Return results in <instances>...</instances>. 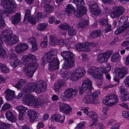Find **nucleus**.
Returning a JSON list of instances; mask_svg holds the SVG:
<instances>
[{
    "mask_svg": "<svg viewBox=\"0 0 129 129\" xmlns=\"http://www.w3.org/2000/svg\"><path fill=\"white\" fill-rule=\"evenodd\" d=\"M128 20V18L126 16H123L121 18L119 21V22L121 23H124L126 22Z\"/></svg>",
    "mask_w": 129,
    "mask_h": 129,
    "instance_id": "obj_58",
    "label": "nucleus"
},
{
    "mask_svg": "<svg viewBox=\"0 0 129 129\" xmlns=\"http://www.w3.org/2000/svg\"><path fill=\"white\" fill-rule=\"evenodd\" d=\"M85 45H86V47L87 48H89L90 50V47H94L96 46V44L94 43H89L87 42L85 43Z\"/></svg>",
    "mask_w": 129,
    "mask_h": 129,
    "instance_id": "obj_55",
    "label": "nucleus"
},
{
    "mask_svg": "<svg viewBox=\"0 0 129 129\" xmlns=\"http://www.w3.org/2000/svg\"><path fill=\"white\" fill-rule=\"evenodd\" d=\"M108 110V108L107 107H103L102 110V115L101 116V118L102 119H104L107 118L106 115L107 112Z\"/></svg>",
    "mask_w": 129,
    "mask_h": 129,
    "instance_id": "obj_39",
    "label": "nucleus"
},
{
    "mask_svg": "<svg viewBox=\"0 0 129 129\" xmlns=\"http://www.w3.org/2000/svg\"><path fill=\"white\" fill-rule=\"evenodd\" d=\"M9 126L7 124L3 123H0V129H9Z\"/></svg>",
    "mask_w": 129,
    "mask_h": 129,
    "instance_id": "obj_52",
    "label": "nucleus"
},
{
    "mask_svg": "<svg viewBox=\"0 0 129 129\" xmlns=\"http://www.w3.org/2000/svg\"><path fill=\"white\" fill-rule=\"evenodd\" d=\"M46 83L44 81L40 80L36 83H29L23 89V91L25 92L31 93L34 91L40 93L45 91L46 88Z\"/></svg>",
    "mask_w": 129,
    "mask_h": 129,
    "instance_id": "obj_5",
    "label": "nucleus"
},
{
    "mask_svg": "<svg viewBox=\"0 0 129 129\" xmlns=\"http://www.w3.org/2000/svg\"><path fill=\"white\" fill-rule=\"evenodd\" d=\"M59 61L57 58H53L49 63L48 69L51 71H53L59 68Z\"/></svg>",
    "mask_w": 129,
    "mask_h": 129,
    "instance_id": "obj_19",
    "label": "nucleus"
},
{
    "mask_svg": "<svg viewBox=\"0 0 129 129\" xmlns=\"http://www.w3.org/2000/svg\"><path fill=\"white\" fill-rule=\"evenodd\" d=\"M111 69V66L107 64L105 67L101 66L98 67H92L89 68L87 72L88 74L98 80L97 82V85L100 87L103 84L102 73L106 74L109 72Z\"/></svg>",
    "mask_w": 129,
    "mask_h": 129,
    "instance_id": "obj_4",
    "label": "nucleus"
},
{
    "mask_svg": "<svg viewBox=\"0 0 129 129\" xmlns=\"http://www.w3.org/2000/svg\"><path fill=\"white\" fill-rule=\"evenodd\" d=\"M100 24L103 26H106L105 33H107L109 32L111 29V25L107 23V19H101L99 22Z\"/></svg>",
    "mask_w": 129,
    "mask_h": 129,
    "instance_id": "obj_29",
    "label": "nucleus"
},
{
    "mask_svg": "<svg viewBox=\"0 0 129 129\" xmlns=\"http://www.w3.org/2000/svg\"><path fill=\"white\" fill-rule=\"evenodd\" d=\"M27 114L29 117L30 121L34 122L37 118L38 113L37 112L34 110L30 109L28 111Z\"/></svg>",
    "mask_w": 129,
    "mask_h": 129,
    "instance_id": "obj_23",
    "label": "nucleus"
},
{
    "mask_svg": "<svg viewBox=\"0 0 129 129\" xmlns=\"http://www.w3.org/2000/svg\"><path fill=\"white\" fill-rule=\"evenodd\" d=\"M108 125L112 126L109 129H118L119 124L114 120L112 119L110 120L107 123Z\"/></svg>",
    "mask_w": 129,
    "mask_h": 129,
    "instance_id": "obj_30",
    "label": "nucleus"
},
{
    "mask_svg": "<svg viewBox=\"0 0 129 129\" xmlns=\"http://www.w3.org/2000/svg\"><path fill=\"white\" fill-rule=\"evenodd\" d=\"M122 27L120 26L116 29L115 31V34L116 35H118L123 32L124 31L122 29L123 28Z\"/></svg>",
    "mask_w": 129,
    "mask_h": 129,
    "instance_id": "obj_54",
    "label": "nucleus"
},
{
    "mask_svg": "<svg viewBox=\"0 0 129 129\" xmlns=\"http://www.w3.org/2000/svg\"><path fill=\"white\" fill-rule=\"evenodd\" d=\"M118 101L117 96L115 94H112L106 97L103 99L102 103L108 106H110L116 104Z\"/></svg>",
    "mask_w": 129,
    "mask_h": 129,
    "instance_id": "obj_11",
    "label": "nucleus"
},
{
    "mask_svg": "<svg viewBox=\"0 0 129 129\" xmlns=\"http://www.w3.org/2000/svg\"><path fill=\"white\" fill-rule=\"evenodd\" d=\"M21 19L20 14L17 13L15 15L13 16L11 19L12 23L13 24H17L19 23Z\"/></svg>",
    "mask_w": 129,
    "mask_h": 129,
    "instance_id": "obj_31",
    "label": "nucleus"
},
{
    "mask_svg": "<svg viewBox=\"0 0 129 129\" xmlns=\"http://www.w3.org/2000/svg\"><path fill=\"white\" fill-rule=\"evenodd\" d=\"M44 7L46 11L48 12H51L53 10V8L52 7L50 6L48 3L44 4Z\"/></svg>",
    "mask_w": 129,
    "mask_h": 129,
    "instance_id": "obj_42",
    "label": "nucleus"
},
{
    "mask_svg": "<svg viewBox=\"0 0 129 129\" xmlns=\"http://www.w3.org/2000/svg\"><path fill=\"white\" fill-rule=\"evenodd\" d=\"M0 69L4 73H7L9 72V69L6 66L1 64H0Z\"/></svg>",
    "mask_w": 129,
    "mask_h": 129,
    "instance_id": "obj_50",
    "label": "nucleus"
},
{
    "mask_svg": "<svg viewBox=\"0 0 129 129\" xmlns=\"http://www.w3.org/2000/svg\"><path fill=\"white\" fill-rule=\"evenodd\" d=\"M30 18V11L29 10H27L26 11L25 14V16L24 18V21L25 20L28 21L33 24H36V20L35 19L31 17Z\"/></svg>",
    "mask_w": 129,
    "mask_h": 129,
    "instance_id": "obj_26",
    "label": "nucleus"
},
{
    "mask_svg": "<svg viewBox=\"0 0 129 129\" xmlns=\"http://www.w3.org/2000/svg\"><path fill=\"white\" fill-rule=\"evenodd\" d=\"M9 29L3 30L0 34V56L3 57L6 55L5 50L2 47L3 46V42L6 44L11 46L16 44L18 41V36L13 35Z\"/></svg>",
    "mask_w": 129,
    "mask_h": 129,
    "instance_id": "obj_2",
    "label": "nucleus"
},
{
    "mask_svg": "<svg viewBox=\"0 0 129 129\" xmlns=\"http://www.w3.org/2000/svg\"><path fill=\"white\" fill-rule=\"evenodd\" d=\"M120 91L121 93V99L124 101H126L128 98V93L126 91L125 88L121 87Z\"/></svg>",
    "mask_w": 129,
    "mask_h": 129,
    "instance_id": "obj_32",
    "label": "nucleus"
},
{
    "mask_svg": "<svg viewBox=\"0 0 129 129\" xmlns=\"http://www.w3.org/2000/svg\"><path fill=\"white\" fill-rule=\"evenodd\" d=\"M11 66L13 67H16L21 64V62L18 59L15 60L14 62H11L10 63Z\"/></svg>",
    "mask_w": 129,
    "mask_h": 129,
    "instance_id": "obj_46",
    "label": "nucleus"
},
{
    "mask_svg": "<svg viewBox=\"0 0 129 129\" xmlns=\"http://www.w3.org/2000/svg\"><path fill=\"white\" fill-rule=\"evenodd\" d=\"M22 101L23 104L28 106H33L35 108H38L42 106L44 103L42 100H36L34 96L28 94L23 96Z\"/></svg>",
    "mask_w": 129,
    "mask_h": 129,
    "instance_id": "obj_7",
    "label": "nucleus"
},
{
    "mask_svg": "<svg viewBox=\"0 0 129 129\" xmlns=\"http://www.w3.org/2000/svg\"><path fill=\"white\" fill-rule=\"evenodd\" d=\"M127 69L126 68L122 67L121 68H117L115 70V77L114 79V81L119 83V79L122 78L127 73Z\"/></svg>",
    "mask_w": 129,
    "mask_h": 129,
    "instance_id": "obj_12",
    "label": "nucleus"
},
{
    "mask_svg": "<svg viewBox=\"0 0 129 129\" xmlns=\"http://www.w3.org/2000/svg\"><path fill=\"white\" fill-rule=\"evenodd\" d=\"M88 20L82 19L77 24V26L78 28H84L88 25Z\"/></svg>",
    "mask_w": 129,
    "mask_h": 129,
    "instance_id": "obj_33",
    "label": "nucleus"
},
{
    "mask_svg": "<svg viewBox=\"0 0 129 129\" xmlns=\"http://www.w3.org/2000/svg\"><path fill=\"white\" fill-rule=\"evenodd\" d=\"M21 60L24 65L23 70V73L27 77H32L38 66L36 62L37 60L35 56L32 54L24 55Z\"/></svg>",
    "mask_w": 129,
    "mask_h": 129,
    "instance_id": "obj_1",
    "label": "nucleus"
},
{
    "mask_svg": "<svg viewBox=\"0 0 129 129\" xmlns=\"http://www.w3.org/2000/svg\"><path fill=\"white\" fill-rule=\"evenodd\" d=\"M124 83L126 86L129 87V77H127L126 78Z\"/></svg>",
    "mask_w": 129,
    "mask_h": 129,
    "instance_id": "obj_64",
    "label": "nucleus"
},
{
    "mask_svg": "<svg viewBox=\"0 0 129 129\" xmlns=\"http://www.w3.org/2000/svg\"><path fill=\"white\" fill-rule=\"evenodd\" d=\"M71 1L75 4L77 6V9L73 12L74 16L80 17L86 13V8L82 5L84 4L83 0H71Z\"/></svg>",
    "mask_w": 129,
    "mask_h": 129,
    "instance_id": "obj_8",
    "label": "nucleus"
},
{
    "mask_svg": "<svg viewBox=\"0 0 129 129\" xmlns=\"http://www.w3.org/2000/svg\"><path fill=\"white\" fill-rule=\"evenodd\" d=\"M64 84V82L61 81L59 82L56 83L54 85V89L56 91H58L60 87Z\"/></svg>",
    "mask_w": 129,
    "mask_h": 129,
    "instance_id": "obj_35",
    "label": "nucleus"
},
{
    "mask_svg": "<svg viewBox=\"0 0 129 129\" xmlns=\"http://www.w3.org/2000/svg\"><path fill=\"white\" fill-rule=\"evenodd\" d=\"M8 57L10 59H13L16 57V56L14 53V51L13 49H11L9 51Z\"/></svg>",
    "mask_w": 129,
    "mask_h": 129,
    "instance_id": "obj_41",
    "label": "nucleus"
},
{
    "mask_svg": "<svg viewBox=\"0 0 129 129\" xmlns=\"http://www.w3.org/2000/svg\"><path fill=\"white\" fill-rule=\"evenodd\" d=\"M92 87L91 82L88 79H86L83 81L81 87L84 90L90 89Z\"/></svg>",
    "mask_w": 129,
    "mask_h": 129,
    "instance_id": "obj_24",
    "label": "nucleus"
},
{
    "mask_svg": "<svg viewBox=\"0 0 129 129\" xmlns=\"http://www.w3.org/2000/svg\"><path fill=\"white\" fill-rule=\"evenodd\" d=\"M57 38L55 37L50 36L49 39V44L52 45H55L57 44Z\"/></svg>",
    "mask_w": 129,
    "mask_h": 129,
    "instance_id": "obj_37",
    "label": "nucleus"
},
{
    "mask_svg": "<svg viewBox=\"0 0 129 129\" xmlns=\"http://www.w3.org/2000/svg\"><path fill=\"white\" fill-rule=\"evenodd\" d=\"M28 41L32 44L37 43L35 38L34 37L29 39L28 40Z\"/></svg>",
    "mask_w": 129,
    "mask_h": 129,
    "instance_id": "obj_59",
    "label": "nucleus"
},
{
    "mask_svg": "<svg viewBox=\"0 0 129 129\" xmlns=\"http://www.w3.org/2000/svg\"><path fill=\"white\" fill-rule=\"evenodd\" d=\"M78 91L77 90L72 88L66 89L60 95L61 100L63 102L68 101L69 99L75 97Z\"/></svg>",
    "mask_w": 129,
    "mask_h": 129,
    "instance_id": "obj_9",
    "label": "nucleus"
},
{
    "mask_svg": "<svg viewBox=\"0 0 129 129\" xmlns=\"http://www.w3.org/2000/svg\"><path fill=\"white\" fill-rule=\"evenodd\" d=\"M74 7L71 4L68 5L67 7V13L68 15H70L74 10Z\"/></svg>",
    "mask_w": 129,
    "mask_h": 129,
    "instance_id": "obj_40",
    "label": "nucleus"
},
{
    "mask_svg": "<svg viewBox=\"0 0 129 129\" xmlns=\"http://www.w3.org/2000/svg\"><path fill=\"white\" fill-rule=\"evenodd\" d=\"M11 107V105L8 103H6L3 105L2 108L3 110H6L9 109Z\"/></svg>",
    "mask_w": 129,
    "mask_h": 129,
    "instance_id": "obj_53",
    "label": "nucleus"
},
{
    "mask_svg": "<svg viewBox=\"0 0 129 129\" xmlns=\"http://www.w3.org/2000/svg\"><path fill=\"white\" fill-rule=\"evenodd\" d=\"M73 72L70 70L63 71L61 74V77L64 78L65 80H68L70 79L73 82H75L76 80H73L72 79L74 76Z\"/></svg>",
    "mask_w": 129,
    "mask_h": 129,
    "instance_id": "obj_21",
    "label": "nucleus"
},
{
    "mask_svg": "<svg viewBox=\"0 0 129 129\" xmlns=\"http://www.w3.org/2000/svg\"><path fill=\"white\" fill-rule=\"evenodd\" d=\"M28 46L26 43H22L18 44L15 47V51L17 53L24 52L28 49Z\"/></svg>",
    "mask_w": 129,
    "mask_h": 129,
    "instance_id": "obj_20",
    "label": "nucleus"
},
{
    "mask_svg": "<svg viewBox=\"0 0 129 129\" xmlns=\"http://www.w3.org/2000/svg\"><path fill=\"white\" fill-rule=\"evenodd\" d=\"M43 16L40 13L38 12L37 13L36 17V18L38 19V21H40L41 20V18H42Z\"/></svg>",
    "mask_w": 129,
    "mask_h": 129,
    "instance_id": "obj_61",
    "label": "nucleus"
},
{
    "mask_svg": "<svg viewBox=\"0 0 129 129\" xmlns=\"http://www.w3.org/2000/svg\"><path fill=\"white\" fill-rule=\"evenodd\" d=\"M38 49V45L37 43L32 44L31 50L33 51H35Z\"/></svg>",
    "mask_w": 129,
    "mask_h": 129,
    "instance_id": "obj_60",
    "label": "nucleus"
},
{
    "mask_svg": "<svg viewBox=\"0 0 129 129\" xmlns=\"http://www.w3.org/2000/svg\"><path fill=\"white\" fill-rule=\"evenodd\" d=\"M102 34V32L100 30H95L92 31L90 34L89 36L93 39L95 37H99Z\"/></svg>",
    "mask_w": 129,
    "mask_h": 129,
    "instance_id": "obj_34",
    "label": "nucleus"
},
{
    "mask_svg": "<svg viewBox=\"0 0 129 129\" xmlns=\"http://www.w3.org/2000/svg\"><path fill=\"white\" fill-rule=\"evenodd\" d=\"M100 94V92L96 91L90 94L85 95L83 99V101L85 104H96L98 98Z\"/></svg>",
    "mask_w": 129,
    "mask_h": 129,
    "instance_id": "obj_10",
    "label": "nucleus"
},
{
    "mask_svg": "<svg viewBox=\"0 0 129 129\" xmlns=\"http://www.w3.org/2000/svg\"><path fill=\"white\" fill-rule=\"evenodd\" d=\"M16 110L19 113H24L27 110V108L22 105H19L16 107Z\"/></svg>",
    "mask_w": 129,
    "mask_h": 129,
    "instance_id": "obj_36",
    "label": "nucleus"
},
{
    "mask_svg": "<svg viewBox=\"0 0 129 129\" xmlns=\"http://www.w3.org/2000/svg\"><path fill=\"white\" fill-rule=\"evenodd\" d=\"M2 6L6 10H0V28H2L5 25L4 20L2 17L9 15L14 12V9L17 6L13 0H0Z\"/></svg>",
    "mask_w": 129,
    "mask_h": 129,
    "instance_id": "obj_3",
    "label": "nucleus"
},
{
    "mask_svg": "<svg viewBox=\"0 0 129 129\" xmlns=\"http://www.w3.org/2000/svg\"><path fill=\"white\" fill-rule=\"evenodd\" d=\"M48 41L47 38L45 37V39L44 41H41L40 44V46L43 48H45L47 46Z\"/></svg>",
    "mask_w": 129,
    "mask_h": 129,
    "instance_id": "obj_48",
    "label": "nucleus"
},
{
    "mask_svg": "<svg viewBox=\"0 0 129 129\" xmlns=\"http://www.w3.org/2000/svg\"><path fill=\"white\" fill-rule=\"evenodd\" d=\"M59 114H53L51 117L50 120L53 122H58Z\"/></svg>",
    "mask_w": 129,
    "mask_h": 129,
    "instance_id": "obj_44",
    "label": "nucleus"
},
{
    "mask_svg": "<svg viewBox=\"0 0 129 129\" xmlns=\"http://www.w3.org/2000/svg\"><path fill=\"white\" fill-rule=\"evenodd\" d=\"M62 56L64 59L62 65V68L68 69L73 67L75 64L74 55L70 51H63L61 53Z\"/></svg>",
    "mask_w": 129,
    "mask_h": 129,
    "instance_id": "obj_6",
    "label": "nucleus"
},
{
    "mask_svg": "<svg viewBox=\"0 0 129 129\" xmlns=\"http://www.w3.org/2000/svg\"><path fill=\"white\" fill-rule=\"evenodd\" d=\"M121 26L122 27V29H123L124 31V30L129 27V23L127 22L126 23L124 24Z\"/></svg>",
    "mask_w": 129,
    "mask_h": 129,
    "instance_id": "obj_62",
    "label": "nucleus"
},
{
    "mask_svg": "<svg viewBox=\"0 0 129 129\" xmlns=\"http://www.w3.org/2000/svg\"><path fill=\"white\" fill-rule=\"evenodd\" d=\"M112 52L108 51L104 53L99 55L96 58L97 61L100 63L106 62L108 59L112 54Z\"/></svg>",
    "mask_w": 129,
    "mask_h": 129,
    "instance_id": "obj_16",
    "label": "nucleus"
},
{
    "mask_svg": "<svg viewBox=\"0 0 129 129\" xmlns=\"http://www.w3.org/2000/svg\"><path fill=\"white\" fill-rule=\"evenodd\" d=\"M76 47L78 52L83 51L88 52L90 51V49L87 48L86 47L85 43L83 44L81 43L77 44L76 45Z\"/></svg>",
    "mask_w": 129,
    "mask_h": 129,
    "instance_id": "obj_27",
    "label": "nucleus"
},
{
    "mask_svg": "<svg viewBox=\"0 0 129 129\" xmlns=\"http://www.w3.org/2000/svg\"><path fill=\"white\" fill-rule=\"evenodd\" d=\"M87 115L92 119V123L90 127H94L98 123V116L96 113L93 111H89L87 113Z\"/></svg>",
    "mask_w": 129,
    "mask_h": 129,
    "instance_id": "obj_18",
    "label": "nucleus"
},
{
    "mask_svg": "<svg viewBox=\"0 0 129 129\" xmlns=\"http://www.w3.org/2000/svg\"><path fill=\"white\" fill-rule=\"evenodd\" d=\"M26 80L21 79L15 85V87L17 89H19L20 88H22L23 85L25 84L26 83Z\"/></svg>",
    "mask_w": 129,
    "mask_h": 129,
    "instance_id": "obj_38",
    "label": "nucleus"
},
{
    "mask_svg": "<svg viewBox=\"0 0 129 129\" xmlns=\"http://www.w3.org/2000/svg\"><path fill=\"white\" fill-rule=\"evenodd\" d=\"M58 122L59 123H62L65 119V116L63 115H61L59 114Z\"/></svg>",
    "mask_w": 129,
    "mask_h": 129,
    "instance_id": "obj_56",
    "label": "nucleus"
},
{
    "mask_svg": "<svg viewBox=\"0 0 129 129\" xmlns=\"http://www.w3.org/2000/svg\"><path fill=\"white\" fill-rule=\"evenodd\" d=\"M119 57L118 53H116L113 54L111 57V61L112 62L116 61L118 60Z\"/></svg>",
    "mask_w": 129,
    "mask_h": 129,
    "instance_id": "obj_47",
    "label": "nucleus"
},
{
    "mask_svg": "<svg viewBox=\"0 0 129 129\" xmlns=\"http://www.w3.org/2000/svg\"><path fill=\"white\" fill-rule=\"evenodd\" d=\"M86 72V71L83 67H80L77 68L73 71L74 76L72 79L76 81L83 76Z\"/></svg>",
    "mask_w": 129,
    "mask_h": 129,
    "instance_id": "obj_13",
    "label": "nucleus"
},
{
    "mask_svg": "<svg viewBox=\"0 0 129 129\" xmlns=\"http://www.w3.org/2000/svg\"><path fill=\"white\" fill-rule=\"evenodd\" d=\"M6 118L10 121L12 122H15L16 120V116L14 115L11 111L7 112L5 113Z\"/></svg>",
    "mask_w": 129,
    "mask_h": 129,
    "instance_id": "obj_25",
    "label": "nucleus"
},
{
    "mask_svg": "<svg viewBox=\"0 0 129 129\" xmlns=\"http://www.w3.org/2000/svg\"><path fill=\"white\" fill-rule=\"evenodd\" d=\"M44 126V124L41 122H40L38 123L37 125V129H39L42 128Z\"/></svg>",
    "mask_w": 129,
    "mask_h": 129,
    "instance_id": "obj_63",
    "label": "nucleus"
},
{
    "mask_svg": "<svg viewBox=\"0 0 129 129\" xmlns=\"http://www.w3.org/2000/svg\"><path fill=\"white\" fill-rule=\"evenodd\" d=\"M122 115L124 118L129 120V112L123 111Z\"/></svg>",
    "mask_w": 129,
    "mask_h": 129,
    "instance_id": "obj_57",
    "label": "nucleus"
},
{
    "mask_svg": "<svg viewBox=\"0 0 129 129\" xmlns=\"http://www.w3.org/2000/svg\"><path fill=\"white\" fill-rule=\"evenodd\" d=\"M68 29V34L70 36L74 35L76 34V31L73 27H69Z\"/></svg>",
    "mask_w": 129,
    "mask_h": 129,
    "instance_id": "obj_45",
    "label": "nucleus"
},
{
    "mask_svg": "<svg viewBox=\"0 0 129 129\" xmlns=\"http://www.w3.org/2000/svg\"><path fill=\"white\" fill-rule=\"evenodd\" d=\"M85 122L83 121L78 124L76 126V129H82L84 128L85 126Z\"/></svg>",
    "mask_w": 129,
    "mask_h": 129,
    "instance_id": "obj_49",
    "label": "nucleus"
},
{
    "mask_svg": "<svg viewBox=\"0 0 129 129\" xmlns=\"http://www.w3.org/2000/svg\"><path fill=\"white\" fill-rule=\"evenodd\" d=\"M59 105L60 111L65 114H69L72 112V108L68 104L62 103L60 102H58Z\"/></svg>",
    "mask_w": 129,
    "mask_h": 129,
    "instance_id": "obj_15",
    "label": "nucleus"
},
{
    "mask_svg": "<svg viewBox=\"0 0 129 129\" xmlns=\"http://www.w3.org/2000/svg\"><path fill=\"white\" fill-rule=\"evenodd\" d=\"M69 26L66 23H61L59 26V28L65 30L68 28Z\"/></svg>",
    "mask_w": 129,
    "mask_h": 129,
    "instance_id": "obj_51",
    "label": "nucleus"
},
{
    "mask_svg": "<svg viewBox=\"0 0 129 129\" xmlns=\"http://www.w3.org/2000/svg\"><path fill=\"white\" fill-rule=\"evenodd\" d=\"M88 4L89 5V10L91 14L97 16L100 14L101 10L96 3L93 2L92 4L89 3Z\"/></svg>",
    "mask_w": 129,
    "mask_h": 129,
    "instance_id": "obj_14",
    "label": "nucleus"
},
{
    "mask_svg": "<svg viewBox=\"0 0 129 129\" xmlns=\"http://www.w3.org/2000/svg\"><path fill=\"white\" fill-rule=\"evenodd\" d=\"M54 52L51 51L47 52L44 55L43 59V62L46 63L50 61L53 59L54 56Z\"/></svg>",
    "mask_w": 129,
    "mask_h": 129,
    "instance_id": "obj_22",
    "label": "nucleus"
},
{
    "mask_svg": "<svg viewBox=\"0 0 129 129\" xmlns=\"http://www.w3.org/2000/svg\"><path fill=\"white\" fill-rule=\"evenodd\" d=\"M47 25L46 23H40L38 25V29L40 31H43L46 29Z\"/></svg>",
    "mask_w": 129,
    "mask_h": 129,
    "instance_id": "obj_43",
    "label": "nucleus"
},
{
    "mask_svg": "<svg viewBox=\"0 0 129 129\" xmlns=\"http://www.w3.org/2000/svg\"><path fill=\"white\" fill-rule=\"evenodd\" d=\"M124 11L123 8L121 7H115L113 8V11L111 14L112 18H115L119 16L124 13Z\"/></svg>",
    "mask_w": 129,
    "mask_h": 129,
    "instance_id": "obj_17",
    "label": "nucleus"
},
{
    "mask_svg": "<svg viewBox=\"0 0 129 129\" xmlns=\"http://www.w3.org/2000/svg\"><path fill=\"white\" fill-rule=\"evenodd\" d=\"M6 94V99L8 101L12 100L14 97V91L10 89H7L5 91Z\"/></svg>",
    "mask_w": 129,
    "mask_h": 129,
    "instance_id": "obj_28",
    "label": "nucleus"
}]
</instances>
